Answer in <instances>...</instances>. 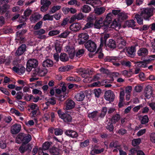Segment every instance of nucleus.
I'll return each instance as SVG.
<instances>
[{
	"instance_id": "52",
	"label": "nucleus",
	"mask_w": 155,
	"mask_h": 155,
	"mask_svg": "<svg viewBox=\"0 0 155 155\" xmlns=\"http://www.w3.org/2000/svg\"><path fill=\"white\" fill-rule=\"evenodd\" d=\"M60 33V31L58 30H52L49 32L48 35L50 36H53L58 34Z\"/></svg>"
},
{
	"instance_id": "3",
	"label": "nucleus",
	"mask_w": 155,
	"mask_h": 155,
	"mask_svg": "<svg viewBox=\"0 0 155 155\" xmlns=\"http://www.w3.org/2000/svg\"><path fill=\"white\" fill-rule=\"evenodd\" d=\"M38 62L35 59H29L27 62L26 71L30 72L33 68H35L38 66Z\"/></svg>"
},
{
	"instance_id": "5",
	"label": "nucleus",
	"mask_w": 155,
	"mask_h": 155,
	"mask_svg": "<svg viewBox=\"0 0 155 155\" xmlns=\"http://www.w3.org/2000/svg\"><path fill=\"white\" fill-rule=\"evenodd\" d=\"M33 75L35 76L38 75L41 76H45L47 73L48 71L45 68H38L35 70V71H33Z\"/></svg>"
},
{
	"instance_id": "39",
	"label": "nucleus",
	"mask_w": 155,
	"mask_h": 155,
	"mask_svg": "<svg viewBox=\"0 0 155 155\" xmlns=\"http://www.w3.org/2000/svg\"><path fill=\"white\" fill-rule=\"evenodd\" d=\"M60 59L61 61L65 62L68 60V57L66 54L61 53L60 56Z\"/></svg>"
},
{
	"instance_id": "2",
	"label": "nucleus",
	"mask_w": 155,
	"mask_h": 155,
	"mask_svg": "<svg viewBox=\"0 0 155 155\" xmlns=\"http://www.w3.org/2000/svg\"><path fill=\"white\" fill-rule=\"evenodd\" d=\"M31 139V137L29 134H25L23 133H20L16 137L15 141L18 143H22V144L28 143Z\"/></svg>"
},
{
	"instance_id": "35",
	"label": "nucleus",
	"mask_w": 155,
	"mask_h": 155,
	"mask_svg": "<svg viewBox=\"0 0 155 155\" xmlns=\"http://www.w3.org/2000/svg\"><path fill=\"white\" fill-rule=\"evenodd\" d=\"M105 9L103 7L96 8L94 9L95 13L98 15H100L103 14L105 11Z\"/></svg>"
},
{
	"instance_id": "28",
	"label": "nucleus",
	"mask_w": 155,
	"mask_h": 155,
	"mask_svg": "<svg viewBox=\"0 0 155 155\" xmlns=\"http://www.w3.org/2000/svg\"><path fill=\"white\" fill-rule=\"evenodd\" d=\"M41 18V16L39 14H34L32 15L30 17V19L32 22H35Z\"/></svg>"
},
{
	"instance_id": "53",
	"label": "nucleus",
	"mask_w": 155,
	"mask_h": 155,
	"mask_svg": "<svg viewBox=\"0 0 155 155\" xmlns=\"http://www.w3.org/2000/svg\"><path fill=\"white\" fill-rule=\"evenodd\" d=\"M50 146V144L49 142H45L42 145V150H47L49 148Z\"/></svg>"
},
{
	"instance_id": "19",
	"label": "nucleus",
	"mask_w": 155,
	"mask_h": 155,
	"mask_svg": "<svg viewBox=\"0 0 155 155\" xmlns=\"http://www.w3.org/2000/svg\"><path fill=\"white\" fill-rule=\"evenodd\" d=\"M101 36L100 46L102 47L104 45H106V40L109 37L110 35L108 34H102Z\"/></svg>"
},
{
	"instance_id": "63",
	"label": "nucleus",
	"mask_w": 155,
	"mask_h": 155,
	"mask_svg": "<svg viewBox=\"0 0 155 155\" xmlns=\"http://www.w3.org/2000/svg\"><path fill=\"white\" fill-rule=\"evenodd\" d=\"M75 15L77 19L78 20H81L84 18V15L81 13H79L78 14H75Z\"/></svg>"
},
{
	"instance_id": "42",
	"label": "nucleus",
	"mask_w": 155,
	"mask_h": 155,
	"mask_svg": "<svg viewBox=\"0 0 155 155\" xmlns=\"http://www.w3.org/2000/svg\"><path fill=\"white\" fill-rule=\"evenodd\" d=\"M120 145L118 144V142L117 141H113L110 143L109 145L110 147L112 148L114 147L118 149V148L120 147Z\"/></svg>"
},
{
	"instance_id": "22",
	"label": "nucleus",
	"mask_w": 155,
	"mask_h": 155,
	"mask_svg": "<svg viewBox=\"0 0 155 155\" xmlns=\"http://www.w3.org/2000/svg\"><path fill=\"white\" fill-rule=\"evenodd\" d=\"M64 133L66 135L72 138H76L78 136L76 131L72 130H67Z\"/></svg>"
},
{
	"instance_id": "13",
	"label": "nucleus",
	"mask_w": 155,
	"mask_h": 155,
	"mask_svg": "<svg viewBox=\"0 0 155 155\" xmlns=\"http://www.w3.org/2000/svg\"><path fill=\"white\" fill-rule=\"evenodd\" d=\"M21 125L18 124H15L12 126L11 128L10 131L13 134L18 133L21 130Z\"/></svg>"
},
{
	"instance_id": "33",
	"label": "nucleus",
	"mask_w": 155,
	"mask_h": 155,
	"mask_svg": "<svg viewBox=\"0 0 155 155\" xmlns=\"http://www.w3.org/2000/svg\"><path fill=\"white\" fill-rule=\"evenodd\" d=\"M96 17L94 15L90 14L87 18V21L94 24V22L96 20Z\"/></svg>"
},
{
	"instance_id": "25",
	"label": "nucleus",
	"mask_w": 155,
	"mask_h": 155,
	"mask_svg": "<svg viewBox=\"0 0 155 155\" xmlns=\"http://www.w3.org/2000/svg\"><path fill=\"white\" fill-rule=\"evenodd\" d=\"M135 48L134 47H131L127 49V52L128 55L131 57L134 56L135 53Z\"/></svg>"
},
{
	"instance_id": "1",
	"label": "nucleus",
	"mask_w": 155,
	"mask_h": 155,
	"mask_svg": "<svg viewBox=\"0 0 155 155\" xmlns=\"http://www.w3.org/2000/svg\"><path fill=\"white\" fill-rule=\"evenodd\" d=\"M154 8H143L141 10L140 13L136 14L134 17L138 23L143 24V18L145 20H149V18L153 15Z\"/></svg>"
},
{
	"instance_id": "61",
	"label": "nucleus",
	"mask_w": 155,
	"mask_h": 155,
	"mask_svg": "<svg viewBox=\"0 0 155 155\" xmlns=\"http://www.w3.org/2000/svg\"><path fill=\"white\" fill-rule=\"evenodd\" d=\"M7 5L6 4H4L2 6L0 5V12L4 13L5 12L7 9Z\"/></svg>"
},
{
	"instance_id": "54",
	"label": "nucleus",
	"mask_w": 155,
	"mask_h": 155,
	"mask_svg": "<svg viewBox=\"0 0 155 155\" xmlns=\"http://www.w3.org/2000/svg\"><path fill=\"white\" fill-rule=\"evenodd\" d=\"M140 142V139H134L132 141V145L134 146H136L139 145Z\"/></svg>"
},
{
	"instance_id": "16",
	"label": "nucleus",
	"mask_w": 155,
	"mask_h": 155,
	"mask_svg": "<svg viewBox=\"0 0 155 155\" xmlns=\"http://www.w3.org/2000/svg\"><path fill=\"white\" fill-rule=\"evenodd\" d=\"M32 148V146L30 144L27 145L22 144L19 148L18 150L21 153H23L28 150H31Z\"/></svg>"
},
{
	"instance_id": "59",
	"label": "nucleus",
	"mask_w": 155,
	"mask_h": 155,
	"mask_svg": "<svg viewBox=\"0 0 155 155\" xmlns=\"http://www.w3.org/2000/svg\"><path fill=\"white\" fill-rule=\"evenodd\" d=\"M89 143V141L88 140H87L83 142H82L80 143V146L81 147H86L88 145Z\"/></svg>"
},
{
	"instance_id": "47",
	"label": "nucleus",
	"mask_w": 155,
	"mask_h": 155,
	"mask_svg": "<svg viewBox=\"0 0 155 155\" xmlns=\"http://www.w3.org/2000/svg\"><path fill=\"white\" fill-rule=\"evenodd\" d=\"M54 134L57 136L61 135L63 133L62 130L60 128L54 129Z\"/></svg>"
},
{
	"instance_id": "46",
	"label": "nucleus",
	"mask_w": 155,
	"mask_h": 155,
	"mask_svg": "<svg viewBox=\"0 0 155 155\" xmlns=\"http://www.w3.org/2000/svg\"><path fill=\"white\" fill-rule=\"evenodd\" d=\"M106 128L110 131H113L114 129V127L111 122H109L107 123Z\"/></svg>"
},
{
	"instance_id": "27",
	"label": "nucleus",
	"mask_w": 155,
	"mask_h": 155,
	"mask_svg": "<svg viewBox=\"0 0 155 155\" xmlns=\"http://www.w3.org/2000/svg\"><path fill=\"white\" fill-rule=\"evenodd\" d=\"M85 97V94L83 92L78 93L75 96V98L78 101H82Z\"/></svg>"
},
{
	"instance_id": "49",
	"label": "nucleus",
	"mask_w": 155,
	"mask_h": 155,
	"mask_svg": "<svg viewBox=\"0 0 155 155\" xmlns=\"http://www.w3.org/2000/svg\"><path fill=\"white\" fill-rule=\"evenodd\" d=\"M70 32L68 30H66L64 32L59 35V37L61 38H66L68 35L70 34Z\"/></svg>"
},
{
	"instance_id": "12",
	"label": "nucleus",
	"mask_w": 155,
	"mask_h": 155,
	"mask_svg": "<svg viewBox=\"0 0 155 155\" xmlns=\"http://www.w3.org/2000/svg\"><path fill=\"white\" fill-rule=\"evenodd\" d=\"M104 97L106 100L113 101L114 98V95L112 91L109 90L106 91Z\"/></svg>"
},
{
	"instance_id": "40",
	"label": "nucleus",
	"mask_w": 155,
	"mask_h": 155,
	"mask_svg": "<svg viewBox=\"0 0 155 155\" xmlns=\"http://www.w3.org/2000/svg\"><path fill=\"white\" fill-rule=\"evenodd\" d=\"M49 152L51 155H58L59 154V150L55 147L50 149Z\"/></svg>"
},
{
	"instance_id": "6",
	"label": "nucleus",
	"mask_w": 155,
	"mask_h": 155,
	"mask_svg": "<svg viewBox=\"0 0 155 155\" xmlns=\"http://www.w3.org/2000/svg\"><path fill=\"white\" fill-rule=\"evenodd\" d=\"M116 42L117 47L120 49L124 48L126 45V41L121 36H118L116 38Z\"/></svg>"
},
{
	"instance_id": "9",
	"label": "nucleus",
	"mask_w": 155,
	"mask_h": 155,
	"mask_svg": "<svg viewBox=\"0 0 155 155\" xmlns=\"http://www.w3.org/2000/svg\"><path fill=\"white\" fill-rule=\"evenodd\" d=\"M91 72V71L88 69H85L80 68L78 71V73L81 75V76L85 79L90 77V73Z\"/></svg>"
},
{
	"instance_id": "30",
	"label": "nucleus",
	"mask_w": 155,
	"mask_h": 155,
	"mask_svg": "<svg viewBox=\"0 0 155 155\" xmlns=\"http://www.w3.org/2000/svg\"><path fill=\"white\" fill-rule=\"evenodd\" d=\"M100 3V1L98 0H87L86 2V4H90L94 7H97Z\"/></svg>"
},
{
	"instance_id": "17",
	"label": "nucleus",
	"mask_w": 155,
	"mask_h": 155,
	"mask_svg": "<svg viewBox=\"0 0 155 155\" xmlns=\"http://www.w3.org/2000/svg\"><path fill=\"white\" fill-rule=\"evenodd\" d=\"M26 45L25 44H22L16 50L15 55L19 56L22 55L26 51Z\"/></svg>"
},
{
	"instance_id": "38",
	"label": "nucleus",
	"mask_w": 155,
	"mask_h": 155,
	"mask_svg": "<svg viewBox=\"0 0 155 155\" xmlns=\"http://www.w3.org/2000/svg\"><path fill=\"white\" fill-rule=\"evenodd\" d=\"M61 8V5H54L53 6L49 11L50 14H53L60 10Z\"/></svg>"
},
{
	"instance_id": "51",
	"label": "nucleus",
	"mask_w": 155,
	"mask_h": 155,
	"mask_svg": "<svg viewBox=\"0 0 155 155\" xmlns=\"http://www.w3.org/2000/svg\"><path fill=\"white\" fill-rule=\"evenodd\" d=\"M107 111V109L106 107H103L100 114V117H104L106 114Z\"/></svg>"
},
{
	"instance_id": "26",
	"label": "nucleus",
	"mask_w": 155,
	"mask_h": 155,
	"mask_svg": "<svg viewBox=\"0 0 155 155\" xmlns=\"http://www.w3.org/2000/svg\"><path fill=\"white\" fill-rule=\"evenodd\" d=\"M53 62L52 60L50 59H47L45 60L43 62L42 66L45 68L50 67L53 66Z\"/></svg>"
},
{
	"instance_id": "41",
	"label": "nucleus",
	"mask_w": 155,
	"mask_h": 155,
	"mask_svg": "<svg viewBox=\"0 0 155 155\" xmlns=\"http://www.w3.org/2000/svg\"><path fill=\"white\" fill-rule=\"evenodd\" d=\"M120 115L118 114H116L113 116L111 119V120L113 123H115L120 120Z\"/></svg>"
},
{
	"instance_id": "4",
	"label": "nucleus",
	"mask_w": 155,
	"mask_h": 155,
	"mask_svg": "<svg viewBox=\"0 0 155 155\" xmlns=\"http://www.w3.org/2000/svg\"><path fill=\"white\" fill-rule=\"evenodd\" d=\"M84 45L87 50L91 52H94L96 50V45L94 42L92 41H88L84 44Z\"/></svg>"
},
{
	"instance_id": "14",
	"label": "nucleus",
	"mask_w": 155,
	"mask_h": 155,
	"mask_svg": "<svg viewBox=\"0 0 155 155\" xmlns=\"http://www.w3.org/2000/svg\"><path fill=\"white\" fill-rule=\"evenodd\" d=\"M45 33V31L43 29H41L40 30L36 31L34 32V34L35 35H38V36L37 38L40 39H44L46 38V35H42Z\"/></svg>"
},
{
	"instance_id": "34",
	"label": "nucleus",
	"mask_w": 155,
	"mask_h": 155,
	"mask_svg": "<svg viewBox=\"0 0 155 155\" xmlns=\"http://www.w3.org/2000/svg\"><path fill=\"white\" fill-rule=\"evenodd\" d=\"M128 18L127 14L124 12H120L118 14V18L120 21L124 20L127 19Z\"/></svg>"
},
{
	"instance_id": "31",
	"label": "nucleus",
	"mask_w": 155,
	"mask_h": 155,
	"mask_svg": "<svg viewBox=\"0 0 155 155\" xmlns=\"http://www.w3.org/2000/svg\"><path fill=\"white\" fill-rule=\"evenodd\" d=\"M98 112L97 111H94L88 114V117L94 120L97 121L98 119L97 115Z\"/></svg>"
},
{
	"instance_id": "62",
	"label": "nucleus",
	"mask_w": 155,
	"mask_h": 155,
	"mask_svg": "<svg viewBox=\"0 0 155 155\" xmlns=\"http://www.w3.org/2000/svg\"><path fill=\"white\" fill-rule=\"evenodd\" d=\"M94 25L92 23L87 22L85 25L84 27L83 28V30H84L86 29L89 28H92Z\"/></svg>"
},
{
	"instance_id": "29",
	"label": "nucleus",
	"mask_w": 155,
	"mask_h": 155,
	"mask_svg": "<svg viewBox=\"0 0 155 155\" xmlns=\"http://www.w3.org/2000/svg\"><path fill=\"white\" fill-rule=\"evenodd\" d=\"M108 47L111 48H114L116 46V43L115 41L112 39H110L108 41V43L107 44L105 45Z\"/></svg>"
},
{
	"instance_id": "10",
	"label": "nucleus",
	"mask_w": 155,
	"mask_h": 155,
	"mask_svg": "<svg viewBox=\"0 0 155 155\" xmlns=\"http://www.w3.org/2000/svg\"><path fill=\"white\" fill-rule=\"evenodd\" d=\"M12 70L19 75L24 74L25 71V68L21 65H17L12 68Z\"/></svg>"
},
{
	"instance_id": "45",
	"label": "nucleus",
	"mask_w": 155,
	"mask_h": 155,
	"mask_svg": "<svg viewBox=\"0 0 155 155\" xmlns=\"http://www.w3.org/2000/svg\"><path fill=\"white\" fill-rule=\"evenodd\" d=\"M149 121V118L147 115H145L142 118L141 123L142 124H145Z\"/></svg>"
},
{
	"instance_id": "36",
	"label": "nucleus",
	"mask_w": 155,
	"mask_h": 155,
	"mask_svg": "<svg viewBox=\"0 0 155 155\" xmlns=\"http://www.w3.org/2000/svg\"><path fill=\"white\" fill-rule=\"evenodd\" d=\"M113 15L112 13H110L107 15L105 19L104 22L107 24H110L112 21V16Z\"/></svg>"
},
{
	"instance_id": "48",
	"label": "nucleus",
	"mask_w": 155,
	"mask_h": 155,
	"mask_svg": "<svg viewBox=\"0 0 155 155\" xmlns=\"http://www.w3.org/2000/svg\"><path fill=\"white\" fill-rule=\"evenodd\" d=\"M53 16L50 15L49 14H47L44 16L43 18V19L44 21H46V20L52 21L53 20Z\"/></svg>"
},
{
	"instance_id": "18",
	"label": "nucleus",
	"mask_w": 155,
	"mask_h": 155,
	"mask_svg": "<svg viewBox=\"0 0 155 155\" xmlns=\"http://www.w3.org/2000/svg\"><path fill=\"white\" fill-rule=\"evenodd\" d=\"M81 25L78 23H75L72 24L70 26L69 28L72 31L74 32L78 31L81 28Z\"/></svg>"
},
{
	"instance_id": "64",
	"label": "nucleus",
	"mask_w": 155,
	"mask_h": 155,
	"mask_svg": "<svg viewBox=\"0 0 155 155\" xmlns=\"http://www.w3.org/2000/svg\"><path fill=\"white\" fill-rule=\"evenodd\" d=\"M69 21V19L68 18H66L64 19L61 24V26H64L67 24Z\"/></svg>"
},
{
	"instance_id": "11",
	"label": "nucleus",
	"mask_w": 155,
	"mask_h": 155,
	"mask_svg": "<svg viewBox=\"0 0 155 155\" xmlns=\"http://www.w3.org/2000/svg\"><path fill=\"white\" fill-rule=\"evenodd\" d=\"M41 3L42 5L41 8V10L42 12H44L48 9L51 2L49 0H41Z\"/></svg>"
},
{
	"instance_id": "37",
	"label": "nucleus",
	"mask_w": 155,
	"mask_h": 155,
	"mask_svg": "<svg viewBox=\"0 0 155 155\" xmlns=\"http://www.w3.org/2000/svg\"><path fill=\"white\" fill-rule=\"evenodd\" d=\"M82 11L85 13L90 12L91 10L90 7L87 5H84L81 8Z\"/></svg>"
},
{
	"instance_id": "21",
	"label": "nucleus",
	"mask_w": 155,
	"mask_h": 155,
	"mask_svg": "<svg viewBox=\"0 0 155 155\" xmlns=\"http://www.w3.org/2000/svg\"><path fill=\"white\" fill-rule=\"evenodd\" d=\"M65 109L67 110L71 109L74 107L75 103L71 100H68L66 101Z\"/></svg>"
},
{
	"instance_id": "24",
	"label": "nucleus",
	"mask_w": 155,
	"mask_h": 155,
	"mask_svg": "<svg viewBox=\"0 0 155 155\" xmlns=\"http://www.w3.org/2000/svg\"><path fill=\"white\" fill-rule=\"evenodd\" d=\"M103 22V18H102L96 20L95 23L94 24V28L98 29L100 28L103 25L102 24Z\"/></svg>"
},
{
	"instance_id": "7",
	"label": "nucleus",
	"mask_w": 155,
	"mask_h": 155,
	"mask_svg": "<svg viewBox=\"0 0 155 155\" xmlns=\"http://www.w3.org/2000/svg\"><path fill=\"white\" fill-rule=\"evenodd\" d=\"M89 37V35L86 33H83L79 34L78 36V44L82 45L88 39Z\"/></svg>"
},
{
	"instance_id": "60",
	"label": "nucleus",
	"mask_w": 155,
	"mask_h": 155,
	"mask_svg": "<svg viewBox=\"0 0 155 155\" xmlns=\"http://www.w3.org/2000/svg\"><path fill=\"white\" fill-rule=\"evenodd\" d=\"M150 59L144 60L142 61V67L143 68H146L147 67V64H149L150 62Z\"/></svg>"
},
{
	"instance_id": "44",
	"label": "nucleus",
	"mask_w": 155,
	"mask_h": 155,
	"mask_svg": "<svg viewBox=\"0 0 155 155\" xmlns=\"http://www.w3.org/2000/svg\"><path fill=\"white\" fill-rule=\"evenodd\" d=\"M55 49L58 53H60L61 51L62 46L59 42H57L56 43L55 45Z\"/></svg>"
},
{
	"instance_id": "23",
	"label": "nucleus",
	"mask_w": 155,
	"mask_h": 155,
	"mask_svg": "<svg viewBox=\"0 0 155 155\" xmlns=\"http://www.w3.org/2000/svg\"><path fill=\"white\" fill-rule=\"evenodd\" d=\"M148 52L147 49L145 48H141L138 51L137 54L139 56L145 57L147 55Z\"/></svg>"
},
{
	"instance_id": "57",
	"label": "nucleus",
	"mask_w": 155,
	"mask_h": 155,
	"mask_svg": "<svg viewBox=\"0 0 155 155\" xmlns=\"http://www.w3.org/2000/svg\"><path fill=\"white\" fill-rule=\"evenodd\" d=\"M94 92L95 94V97H99L100 94H101V90L99 88L97 89H94Z\"/></svg>"
},
{
	"instance_id": "20",
	"label": "nucleus",
	"mask_w": 155,
	"mask_h": 155,
	"mask_svg": "<svg viewBox=\"0 0 155 155\" xmlns=\"http://www.w3.org/2000/svg\"><path fill=\"white\" fill-rule=\"evenodd\" d=\"M145 97L147 99H149L153 94L152 87L149 85L147 86L144 91Z\"/></svg>"
},
{
	"instance_id": "55",
	"label": "nucleus",
	"mask_w": 155,
	"mask_h": 155,
	"mask_svg": "<svg viewBox=\"0 0 155 155\" xmlns=\"http://www.w3.org/2000/svg\"><path fill=\"white\" fill-rule=\"evenodd\" d=\"M138 148L135 147L130 149L129 151V155H134L135 154L137 153L138 151Z\"/></svg>"
},
{
	"instance_id": "58",
	"label": "nucleus",
	"mask_w": 155,
	"mask_h": 155,
	"mask_svg": "<svg viewBox=\"0 0 155 155\" xmlns=\"http://www.w3.org/2000/svg\"><path fill=\"white\" fill-rule=\"evenodd\" d=\"M55 98L54 97L49 98L48 100V102L50 104L52 105H54L56 104V101L55 100Z\"/></svg>"
},
{
	"instance_id": "56",
	"label": "nucleus",
	"mask_w": 155,
	"mask_h": 155,
	"mask_svg": "<svg viewBox=\"0 0 155 155\" xmlns=\"http://www.w3.org/2000/svg\"><path fill=\"white\" fill-rule=\"evenodd\" d=\"M42 22L40 21L36 23L34 27V29L35 30H38L40 29L42 25Z\"/></svg>"
},
{
	"instance_id": "8",
	"label": "nucleus",
	"mask_w": 155,
	"mask_h": 155,
	"mask_svg": "<svg viewBox=\"0 0 155 155\" xmlns=\"http://www.w3.org/2000/svg\"><path fill=\"white\" fill-rule=\"evenodd\" d=\"M65 51L67 52L70 57L72 59L75 55V49L74 46L71 45H68L65 47Z\"/></svg>"
},
{
	"instance_id": "50",
	"label": "nucleus",
	"mask_w": 155,
	"mask_h": 155,
	"mask_svg": "<svg viewBox=\"0 0 155 155\" xmlns=\"http://www.w3.org/2000/svg\"><path fill=\"white\" fill-rule=\"evenodd\" d=\"M84 51L83 49L78 50L76 54V56L79 58L84 53Z\"/></svg>"
},
{
	"instance_id": "15",
	"label": "nucleus",
	"mask_w": 155,
	"mask_h": 155,
	"mask_svg": "<svg viewBox=\"0 0 155 155\" xmlns=\"http://www.w3.org/2000/svg\"><path fill=\"white\" fill-rule=\"evenodd\" d=\"M27 31V30H26L23 29L21 32H17L16 33V40L19 41L21 43V42H23L24 38L23 37L22 35L23 34L25 33Z\"/></svg>"
},
{
	"instance_id": "32",
	"label": "nucleus",
	"mask_w": 155,
	"mask_h": 155,
	"mask_svg": "<svg viewBox=\"0 0 155 155\" xmlns=\"http://www.w3.org/2000/svg\"><path fill=\"white\" fill-rule=\"evenodd\" d=\"M64 121L67 123H70L72 121V117L68 114H65L62 118Z\"/></svg>"
},
{
	"instance_id": "43",
	"label": "nucleus",
	"mask_w": 155,
	"mask_h": 155,
	"mask_svg": "<svg viewBox=\"0 0 155 155\" xmlns=\"http://www.w3.org/2000/svg\"><path fill=\"white\" fill-rule=\"evenodd\" d=\"M135 22L133 20L127 21L126 22V24L128 27H133L135 26Z\"/></svg>"
}]
</instances>
